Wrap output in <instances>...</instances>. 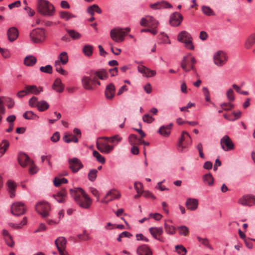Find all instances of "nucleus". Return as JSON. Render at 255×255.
Segmentation results:
<instances>
[{
  "instance_id": "35",
  "label": "nucleus",
  "mask_w": 255,
  "mask_h": 255,
  "mask_svg": "<svg viewBox=\"0 0 255 255\" xmlns=\"http://www.w3.org/2000/svg\"><path fill=\"white\" fill-rule=\"evenodd\" d=\"M203 182L209 186H212L214 184V179L213 176L210 173L205 174L203 176Z\"/></svg>"
},
{
  "instance_id": "37",
  "label": "nucleus",
  "mask_w": 255,
  "mask_h": 255,
  "mask_svg": "<svg viewBox=\"0 0 255 255\" xmlns=\"http://www.w3.org/2000/svg\"><path fill=\"white\" fill-rule=\"evenodd\" d=\"M165 232L167 234L173 235L176 233L175 228L172 226L165 223L164 224Z\"/></svg>"
},
{
  "instance_id": "58",
  "label": "nucleus",
  "mask_w": 255,
  "mask_h": 255,
  "mask_svg": "<svg viewBox=\"0 0 255 255\" xmlns=\"http://www.w3.org/2000/svg\"><path fill=\"white\" fill-rule=\"evenodd\" d=\"M203 92L205 96V100L207 102L210 101V92L208 88L206 87H203Z\"/></svg>"
},
{
  "instance_id": "59",
  "label": "nucleus",
  "mask_w": 255,
  "mask_h": 255,
  "mask_svg": "<svg viewBox=\"0 0 255 255\" xmlns=\"http://www.w3.org/2000/svg\"><path fill=\"white\" fill-rule=\"evenodd\" d=\"M5 242L6 244L10 247H13L14 245V242L12 240V236L10 235V238H8L7 237H6L4 239Z\"/></svg>"
},
{
  "instance_id": "9",
  "label": "nucleus",
  "mask_w": 255,
  "mask_h": 255,
  "mask_svg": "<svg viewBox=\"0 0 255 255\" xmlns=\"http://www.w3.org/2000/svg\"><path fill=\"white\" fill-rule=\"evenodd\" d=\"M50 210V205L47 202H39L35 205V210L40 214L43 218H45L49 215Z\"/></svg>"
},
{
  "instance_id": "54",
  "label": "nucleus",
  "mask_w": 255,
  "mask_h": 255,
  "mask_svg": "<svg viewBox=\"0 0 255 255\" xmlns=\"http://www.w3.org/2000/svg\"><path fill=\"white\" fill-rule=\"evenodd\" d=\"M142 120L144 122L150 124L154 121V119L149 114H145L142 117Z\"/></svg>"
},
{
  "instance_id": "31",
  "label": "nucleus",
  "mask_w": 255,
  "mask_h": 255,
  "mask_svg": "<svg viewBox=\"0 0 255 255\" xmlns=\"http://www.w3.org/2000/svg\"><path fill=\"white\" fill-rule=\"evenodd\" d=\"M93 76L98 77L100 79L106 80L107 79V73L104 69H99L96 71H92Z\"/></svg>"
},
{
  "instance_id": "40",
  "label": "nucleus",
  "mask_w": 255,
  "mask_h": 255,
  "mask_svg": "<svg viewBox=\"0 0 255 255\" xmlns=\"http://www.w3.org/2000/svg\"><path fill=\"white\" fill-rule=\"evenodd\" d=\"M93 47L91 45H85L83 47V52L87 56H90L93 53Z\"/></svg>"
},
{
  "instance_id": "34",
  "label": "nucleus",
  "mask_w": 255,
  "mask_h": 255,
  "mask_svg": "<svg viewBox=\"0 0 255 255\" xmlns=\"http://www.w3.org/2000/svg\"><path fill=\"white\" fill-rule=\"evenodd\" d=\"M55 61H59V64L62 63L65 65L68 62V56L66 52H61L58 56V60Z\"/></svg>"
},
{
  "instance_id": "20",
  "label": "nucleus",
  "mask_w": 255,
  "mask_h": 255,
  "mask_svg": "<svg viewBox=\"0 0 255 255\" xmlns=\"http://www.w3.org/2000/svg\"><path fill=\"white\" fill-rule=\"evenodd\" d=\"M115 94V87L113 83L108 84L106 88L105 96L108 99L113 98Z\"/></svg>"
},
{
  "instance_id": "2",
  "label": "nucleus",
  "mask_w": 255,
  "mask_h": 255,
  "mask_svg": "<svg viewBox=\"0 0 255 255\" xmlns=\"http://www.w3.org/2000/svg\"><path fill=\"white\" fill-rule=\"evenodd\" d=\"M123 138L119 134H115L110 136L109 143L106 142H96L97 149L105 154H109L112 152L115 147L122 140Z\"/></svg>"
},
{
  "instance_id": "53",
  "label": "nucleus",
  "mask_w": 255,
  "mask_h": 255,
  "mask_svg": "<svg viewBox=\"0 0 255 255\" xmlns=\"http://www.w3.org/2000/svg\"><path fill=\"white\" fill-rule=\"evenodd\" d=\"M138 71L142 74V76L146 77L147 67L143 65H139L137 67Z\"/></svg>"
},
{
  "instance_id": "28",
  "label": "nucleus",
  "mask_w": 255,
  "mask_h": 255,
  "mask_svg": "<svg viewBox=\"0 0 255 255\" xmlns=\"http://www.w3.org/2000/svg\"><path fill=\"white\" fill-rule=\"evenodd\" d=\"M36 58L32 55H29L26 56L24 59V64L26 66H33L36 62Z\"/></svg>"
},
{
  "instance_id": "13",
  "label": "nucleus",
  "mask_w": 255,
  "mask_h": 255,
  "mask_svg": "<svg viewBox=\"0 0 255 255\" xmlns=\"http://www.w3.org/2000/svg\"><path fill=\"white\" fill-rule=\"evenodd\" d=\"M148 19L142 17L140 21L141 26H148L150 27H155L158 23L154 17H147Z\"/></svg>"
},
{
  "instance_id": "10",
  "label": "nucleus",
  "mask_w": 255,
  "mask_h": 255,
  "mask_svg": "<svg viewBox=\"0 0 255 255\" xmlns=\"http://www.w3.org/2000/svg\"><path fill=\"white\" fill-rule=\"evenodd\" d=\"M220 144L222 148L225 151L231 150L234 148V144L230 137L227 135H224L220 140Z\"/></svg>"
},
{
  "instance_id": "14",
  "label": "nucleus",
  "mask_w": 255,
  "mask_h": 255,
  "mask_svg": "<svg viewBox=\"0 0 255 255\" xmlns=\"http://www.w3.org/2000/svg\"><path fill=\"white\" fill-rule=\"evenodd\" d=\"M93 75L92 73L91 72L90 76H84L82 79V82L83 86L84 89L88 90H93L92 85L93 84Z\"/></svg>"
},
{
  "instance_id": "61",
  "label": "nucleus",
  "mask_w": 255,
  "mask_h": 255,
  "mask_svg": "<svg viewBox=\"0 0 255 255\" xmlns=\"http://www.w3.org/2000/svg\"><path fill=\"white\" fill-rule=\"evenodd\" d=\"M137 139V136L134 134H130L128 137V142L131 145H133L136 144Z\"/></svg>"
},
{
  "instance_id": "22",
  "label": "nucleus",
  "mask_w": 255,
  "mask_h": 255,
  "mask_svg": "<svg viewBox=\"0 0 255 255\" xmlns=\"http://www.w3.org/2000/svg\"><path fill=\"white\" fill-rule=\"evenodd\" d=\"M153 9L167 8L172 7V5L168 2L165 1L157 2L150 5Z\"/></svg>"
},
{
  "instance_id": "36",
  "label": "nucleus",
  "mask_w": 255,
  "mask_h": 255,
  "mask_svg": "<svg viewBox=\"0 0 255 255\" xmlns=\"http://www.w3.org/2000/svg\"><path fill=\"white\" fill-rule=\"evenodd\" d=\"M36 106L39 111L43 112L48 109L49 105L46 101L42 100L37 103Z\"/></svg>"
},
{
  "instance_id": "64",
  "label": "nucleus",
  "mask_w": 255,
  "mask_h": 255,
  "mask_svg": "<svg viewBox=\"0 0 255 255\" xmlns=\"http://www.w3.org/2000/svg\"><path fill=\"white\" fill-rule=\"evenodd\" d=\"M156 72L155 70H151L147 67L146 78L154 77L156 75Z\"/></svg>"
},
{
  "instance_id": "39",
  "label": "nucleus",
  "mask_w": 255,
  "mask_h": 255,
  "mask_svg": "<svg viewBox=\"0 0 255 255\" xmlns=\"http://www.w3.org/2000/svg\"><path fill=\"white\" fill-rule=\"evenodd\" d=\"M255 43V33L250 35L246 40L245 47L247 49H250Z\"/></svg>"
},
{
  "instance_id": "38",
  "label": "nucleus",
  "mask_w": 255,
  "mask_h": 255,
  "mask_svg": "<svg viewBox=\"0 0 255 255\" xmlns=\"http://www.w3.org/2000/svg\"><path fill=\"white\" fill-rule=\"evenodd\" d=\"M183 20V17H170L169 22L173 26H178Z\"/></svg>"
},
{
  "instance_id": "32",
  "label": "nucleus",
  "mask_w": 255,
  "mask_h": 255,
  "mask_svg": "<svg viewBox=\"0 0 255 255\" xmlns=\"http://www.w3.org/2000/svg\"><path fill=\"white\" fill-rule=\"evenodd\" d=\"M87 12L89 14L93 16L95 14V12L99 14H101L102 9L98 5L93 4L87 8Z\"/></svg>"
},
{
  "instance_id": "26",
  "label": "nucleus",
  "mask_w": 255,
  "mask_h": 255,
  "mask_svg": "<svg viewBox=\"0 0 255 255\" xmlns=\"http://www.w3.org/2000/svg\"><path fill=\"white\" fill-rule=\"evenodd\" d=\"M18 161L22 167H25L27 165L32 163V161L30 159L29 156L25 153H22L19 156Z\"/></svg>"
},
{
  "instance_id": "50",
  "label": "nucleus",
  "mask_w": 255,
  "mask_h": 255,
  "mask_svg": "<svg viewBox=\"0 0 255 255\" xmlns=\"http://www.w3.org/2000/svg\"><path fill=\"white\" fill-rule=\"evenodd\" d=\"M40 70L41 72L48 74H51L52 73V67L50 65H47L45 66H41L40 67Z\"/></svg>"
},
{
  "instance_id": "17",
  "label": "nucleus",
  "mask_w": 255,
  "mask_h": 255,
  "mask_svg": "<svg viewBox=\"0 0 255 255\" xmlns=\"http://www.w3.org/2000/svg\"><path fill=\"white\" fill-rule=\"evenodd\" d=\"M7 34L9 41L13 42L18 37V31L15 27H11L8 29Z\"/></svg>"
},
{
  "instance_id": "18",
  "label": "nucleus",
  "mask_w": 255,
  "mask_h": 255,
  "mask_svg": "<svg viewBox=\"0 0 255 255\" xmlns=\"http://www.w3.org/2000/svg\"><path fill=\"white\" fill-rule=\"evenodd\" d=\"M67 241L65 238L60 237L55 241V244L59 252L65 250Z\"/></svg>"
},
{
  "instance_id": "30",
  "label": "nucleus",
  "mask_w": 255,
  "mask_h": 255,
  "mask_svg": "<svg viewBox=\"0 0 255 255\" xmlns=\"http://www.w3.org/2000/svg\"><path fill=\"white\" fill-rule=\"evenodd\" d=\"M52 88L57 92L61 93L64 90V86L61 80L59 78H56L52 86Z\"/></svg>"
},
{
  "instance_id": "15",
  "label": "nucleus",
  "mask_w": 255,
  "mask_h": 255,
  "mask_svg": "<svg viewBox=\"0 0 255 255\" xmlns=\"http://www.w3.org/2000/svg\"><path fill=\"white\" fill-rule=\"evenodd\" d=\"M25 89L27 95L34 94L36 95L39 94L43 90L42 87H37L35 85H26Z\"/></svg>"
},
{
  "instance_id": "63",
  "label": "nucleus",
  "mask_w": 255,
  "mask_h": 255,
  "mask_svg": "<svg viewBox=\"0 0 255 255\" xmlns=\"http://www.w3.org/2000/svg\"><path fill=\"white\" fill-rule=\"evenodd\" d=\"M60 139V134L58 132L56 131L54 133L51 137V140L53 142H56L59 141Z\"/></svg>"
},
{
  "instance_id": "16",
  "label": "nucleus",
  "mask_w": 255,
  "mask_h": 255,
  "mask_svg": "<svg viewBox=\"0 0 255 255\" xmlns=\"http://www.w3.org/2000/svg\"><path fill=\"white\" fill-rule=\"evenodd\" d=\"M138 255H152V252L150 248L146 245L138 247L136 250Z\"/></svg>"
},
{
  "instance_id": "60",
  "label": "nucleus",
  "mask_w": 255,
  "mask_h": 255,
  "mask_svg": "<svg viewBox=\"0 0 255 255\" xmlns=\"http://www.w3.org/2000/svg\"><path fill=\"white\" fill-rule=\"evenodd\" d=\"M232 86L236 90V91L240 94L245 95H248L249 94V92L248 91H242L241 88L235 84H233Z\"/></svg>"
},
{
  "instance_id": "8",
  "label": "nucleus",
  "mask_w": 255,
  "mask_h": 255,
  "mask_svg": "<svg viewBox=\"0 0 255 255\" xmlns=\"http://www.w3.org/2000/svg\"><path fill=\"white\" fill-rule=\"evenodd\" d=\"M125 32L122 28L117 27L112 29L110 31V36L113 40L120 43L124 41Z\"/></svg>"
},
{
  "instance_id": "27",
  "label": "nucleus",
  "mask_w": 255,
  "mask_h": 255,
  "mask_svg": "<svg viewBox=\"0 0 255 255\" xmlns=\"http://www.w3.org/2000/svg\"><path fill=\"white\" fill-rule=\"evenodd\" d=\"M149 231L155 239H157V236L163 234V229L162 227H151L149 229Z\"/></svg>"
},
{
  "instance_id": "24",
  "label": "nucleus",
  "mask_w": 255,
  "mask_h": 255,
  "mask_svg": "<svg viewBox=\"0 0 255 255\" xmlns=\"http://www.w3.org/2000/svg\"><path fill=\"white\" fill-rule=\"evenodd\" d=\"M8 191L9 193L10 197L12 198L15 195V188L16 184L11 180H8L6 183Z\"/></svg>"
},
{
  "instance_id": "43",
  "label": "nucleus",
  "mask_w": 255,
  "mask_h": 255,
  "mask_svg": "<svg viewBox=\"0 0 255 255\" xmlns=\"http://www.w3.org/2000/svg\"><path fill=\"white\" fill-rule=\"evenodd\" d=\"M93 155L96 158V160L101 164L105 163V157L100 154L97 151L94 150L93 152Z\"/></svg>"
},
{
  "instance_id": "57",
  "label": "nucleus",
  "mask_w": 255,
  "mask_h": 255,
  "mask_svg": "<svg viewBox=\"0 0 255 255\" xmlns=\"http://www.w3.org/2000/svg\"><path fill=\"white\" fill-rule=\"evenodd\" d=\"M247 204V206L255 205V196L251 195H248Z\"/></svg>"
},
{
  "instance_id": "21",
  "label": "nucleus",
  "mask_w": 255,
  "mask_h": 255,
  "mask_svg": "<svg viewBox=\"0 0 255 255\" xmlns=\"http://www.w3.org/2000/svg\"><path fill=\"white\" fill-rule=\"evenodd\" d=\"M172 126V123H170L167 125L162 126L159 128L158 132L163 136H167L170 134L171 132V129Z\"/></svg>"
},
{
  "instance_id": "41",
  "label": "nucleus",
  "mask_w": 255,
  "mask_h": 255,
  "mask_svg": "<svg viewBox=\"0 0 255 255\" xmlns=\"http://www.w3.org/2000/svg\"><path fill=\"white\" fill-rule=\"evenodd\" d=\"M23 117L26 120H34L38 118V117L32 111H28L23 114Z\"/></svg>"
},
{
  "instance_id": "52",
  "label": "nucleus",
  "mask_w": 255,
  "mask_h": 255,
  "mask_svg": "<svg viewBox=\"0 0 255 255\" xmlns=\"http://www.w3.org/2000/svg\"><path fill=\"white\" fill-rule=\"evenodd\" d=\"M51 158V155L50 154L46 155H42L41 156V159L42 162H44L45 160H47V164L48 165L51 167H52V163L50 161V159Z\"/></svg>"
},
{
  "instance_id": "5",
  "label": "nucleus",
  "mask_w": 255,
  "mask_h": 255,
  "mask_svg": "<svg viewBox=\"0 0 255 255\" xmlns=\"http://www.w3.org/2000/svg\"><path fill=\"white\" fill-rule=\"evenodd\" d=\"M32 41L35 43L43 42L46 38L45 32L42 28H37L30 33Z\"/></svg>"
},
{
  "instance_id": "19",
  "label": "nucleus",
  "mask_w": 255,
  "mask_h": 255,
  "mask_svg": "<svg viewBox=\"0 0 255 255\" xmlns=\"http://www.w3.org/2000/svg\"><path fill=\"white\" fill-rule=\"evenodd\" d=\"M185 205L189 210L194 211L198 208V201L195 198H188Z\"/></svg>"
},
{
  "instance_id": "44",
  "label": "nucleus",
  "mask_w": 255,
  "mask_h": 255,
  "mask_svg": "<svg viewBox=\"0 0 255 255\" xmlns=\"http://www.w3.org/2000/svg\"><path fill=\"white\" fill-rule=\"evenodd\" d=\"M54 66L56 69V71L59 73L60 74L63 75H66L67 74V72L61 66L59 61H55Z\"/></svg>"
},
{
  "instance_id": "48",
  "label": "nucleus",
  "mask_w": 255,
  "mask_h": 255,
  "mask_svg": "<svg viewBox=\"0 0 255 255\" xmlns=\"http://www.w3.org/2000/svg\"><path fill=\"white\" fill-rule=\"evenodd\" d=\"M175 249L177 253L180 255H186L187 250L181 245H176Z\"/></svg>"
},
{
  "instance_id": "49",
  "label": "nucleus",
  "mask_w": 255,
  "mask_h": 255,
  "mask_svg": "<svg viewBox=\"0 0 255 255\" xmlns=\"http://www.w3.org/2000/svg\"><path fill=\"white\" fill-rule=\"evenodd\" d=\"M202 9L203 13L205 15L211 16L215 14L213 10L209 6H203Z\"/></svg>"
},
{
  "instance_id": "12",
  "label": "nucleus",
  "mask_w": 255,
  "mask_h": 255,
  "mask_svg": "<svg viewBox=\"0 0 255 255\" xmlns=\"http://www.w3.org/2000/svg\"><path fill=\"white\" fill-rule=\"evenodd\" d=\"M120 196L121 194L119 192L115 190H111L107 192L105 197L101 200V202L107 204L113 200L118 199Z\"/></svg>"
},
{
  "instance_id": "42",
  "label": "nucleus",
  "mask_w": 255,
  "mask_h": 255,
  "mask_svg": "<svg viewBox=\"0 0 255 255\" xmlns=\"http://www.w3.org/2000/svg\"><path fill=\"white\" fill-rule=\"evenodd\" d=\"M68 180L64 177H55L53 180V183L55 187L59 186L62 183H67Z\"/></svg>"
},
{
  "instance_id": "51",
  "label": "nucleus",
  "mask_w": 255,
  "mask_h": 255,
  "mask_svg": "<svg viewBox=\"0 0 255 255\" xmlns=\"http://www.w3.org/2000/svg\"><path fill=\"white\" fill-rule=\"evenodd\" d=\"M221 107L225 111H229L234 108V105L231 103H224L221 104Z\"/></svg>"
},
{
  "instance_id": "47",
  "label": "nucleus",
  "mask_w": 255,
  "mask_h": 255,
  "mask_svg": "<svg viewBox=\"0 0 255 255\" xmlns=\"http://www.w3.org/2000/svg\"><path fill=\"white\" fill-rule=\"evenodd\" d=\"M8 146V142L6 140H3L2 143H0V153L4 154Z\"/></svg>"
},
{
  "instance_id": "1",
  "label": "nucleus",
  "mask_w": 255,
  "mask_h": 255,
  "mask_svg": "<svg viewBox=\"0 0 255 255\" xmlns=\"http://www.w3.org/2000/svg\"><path fill=\"white\" fill-rule=\"evenodd\" d=\"M70 192L71 196L80 207L88 209L90 207L92 200L82 188L70 189Z\"/></svg>"
},
{
  "instance_id": "23",
  "label": "nucleus",
  "mask_w": 255,
  "mask_h": 255,
  "mask_svg": "<svg viewBox=\"0 0 255 255\" xmlns=\"http://www.w3.org/2000/svg\"><path fill=\"white\" fill-rule=\"evenodd\" d=\"M67 195V191L65 189H62L58 192L56 194L53 195V197L59 203H63L65 202Z\"/></svg>"
},
{
  "instance_id": "11",
  "label": "nucleus",
  "mask_w": 255,
  "mask_h": 255,
  "mask_svg": "<svg viewBox=\"0 0 255 255\" xmlns=\"http://www.w3.org/2000/svg\"><path fill=\"white\" fill-rule=\"evenodd\" d=\"M69 167L73 173L77 172L83 167V164L81 161L76 157H74L68 160Z\"/></svg>"
},
{
  "instance_id": "55",
  "label": "nucleus",
  "mask_w": 255,
  "mask_h": 255,
  "mask_svg": "<svg viewBox=\"0 0 255 255\" xmlns=\"http://www.w3.org/2000/svg\"><path fill=\"white\" fill-rule=\"evenodd\" d=\"M227 97L228 99V100L231 101H234L235 100V97L234 95V91L233 89H229L226 93Z\"/></svg>"
},
{
  "instance_id": "25",
  "label": "nucleus",
  "mask_w": 255,
  "mask_h": 255,
  "mask_svg": "<svg viewBox=\"0 0 255 255\" xmlns=\"http://www.w3.org/2000/svg\"><path fill=\"white\" fill-rule=\"evenodd\" d=\"M181 67L186 72H188L191 69H194V66L191 64L190 60L187 58L186 56H184L181 63Z\"/></svg>"
},
{
  "instance_id": "46",
  "label": "nucleus",
  "mask_w": 255,
  "mask_h": 255,
  "mask_svg": "<svg viewBox=\"0 0 255 255\" xmlns=\"http://www.w3.org/2000/svg\"><path fill=\"white\" fill-rule=\"evenodd\" d=\"M98 170L96 169L91 170L88 173V179L91 181H94L97 178Z\"/></svg>"
},
{
  "instance_id": "3",
  "label": "nucleus",
  "mask_w": 255,
  "mask_h": 255,
  "mask_svg": "<svg viewBox=\"0 0 255 255\" xmlns=\"http://www.w3.org/2000/svg\"><path fill=\"white\" fill-rule=\"evenodd\" d=\"M37 9L39 13L42 15L52 16L54 14V6L46 0H38Z\"/></svg>"
},
{
  "instance_id": "56",
  "label": "nucleus",
  "mask_w": 255,
  "mask_h": 255,
  "mask_svg": "<svg viewBox=\"0 0 255 255\" xmlns=\"http://www.w3.org/2000/svg\"><path fill=\"white\" fill-rule=\"evenodd\" d=\"M248 195H245L242 197L241 198H240L238 200V203L245 206H247V202H248Z\"/></svg>"
},
{
  "instance_id": "7",
  "label": "nucleus",
  "mask_w": 255,
  "mask_h": 255,
  "mask_svg": "<svg viewBox=\"0 0 255 255\" xmlns=\"http://www.w3.org/2000/svg\"><path fill=\"white\" fill-rule=\"evenodd\" d=\"M26 211V207L22 202H16L11 205L10 211L11 214L15 216L24 214Z\"/></svg>"
},
{
  "instance_id": "62",
  "label": "nucleus",
  "mask_w": 255,
  "mask_h": 255,
  "mask_svg": "<svg viewBox=\"0 0 255 255\" xmlns=\"http://www.w3.org/2000/svg\"><path fill=\"white\" fill-rule=\"evenodd\" d=\"M149 218H153L154 220L156 221H159L162 218V216L159 213H150L149 214Z\"/></svg>"
},
{
  "instance_id": "4",
  "label": "nucleus",
  "mask_w": 255,
  "mask_h": 255,
  "mask_svg": "<svg viewBox=\"0 0 255 255\" xmlns=\"http://www.w3.org/2000/svg\"><path fill=\"white\" fill-rule=\"evenodd\" d=\"M177 40L178 41L184 43V46L186 48L192 50L194 49L192 36L187 31H181L177 36Z\"/></svg>"
},
{
  "instance_id": "6",
  "label": "nucleus",
  "mask_w": 255,
  "mask_h": 255,
  "mask_svg": "<svg viewBox=\"0 0 255 255\" xmlns=\"http://www.w3.org/2000/svg\"><path fill=\"white\" fill-rule=\"evenodd\" d=\"M228 59L227 54L222 50L217 51L213 56L214 63L218 67H222L228 61Z\"/></svg>"
},
{
  "instance_id": "29",
  "label": "nucleus",
  "mask_w": 255,
  "mask_h": 255,
  "mask_svg": "<svg viewBox=\"0 0 255 255\" xmlns=\"http://www.w3.org/2000/svg\"><path fill=\"white\" fill-rule=\"evenodd\" d=\"M191 136L186 131H183L182 133L181 138L179 140V142L178 143V150L183 152L184 150V146L182 145V142L183 140L185 139H189L191 140Z\"/></svg>"
},
{
  "instance_id": "33",
  "label": "nucleus",
  "mask_w": 255,
  "mask_h": 255,
  "mask_svg": "<svg viewBox=\"0 0 255 255\" xmlns=\"http://www.w3.org/2000/svg\"><path fill=\"white\" fill-rule=\"evenodd\" d=\"M66 31L69 36L73 40H77L81 37V34L74 29H66Z\"/></svg>"
},
{
  "instance_id": "45",
  "label": "nucleus",
  "mask_w": 255,
  "mask_h": 255,
  "mask_svg": "<svg viewBox=\"0 0 255 255\" xmlns=\"http://www.w3.org/2000/svg\"><path fill=\"white\" fill-rule=\"evenodd\" d=\"M180 235L186 236L189 233V229L185 226H180L177 227Z\"/></svg>"
}]
</instances>
